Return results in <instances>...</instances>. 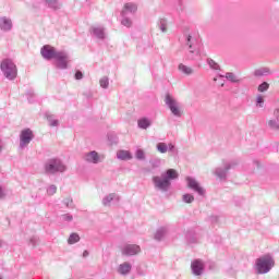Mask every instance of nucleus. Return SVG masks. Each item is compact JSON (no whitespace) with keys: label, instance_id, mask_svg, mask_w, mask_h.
Instances as JSON below:
<instances>
[{"label":"nucleus","instance_id":"nucleus-38","mask_svg":"<svg viewBox=\"0 0 279 279\" xmlns=\"http://www.w3.org/2000/svg\"><path fill=\"white\" fill-rule=\"evenodd\" d=\"M65 219H68V221H71V220H73V217L68 216Z\"/></svg>","mask_w":279,"mask_h":279},{"label":"nucleus","instance_id":"nucleus-15","mask_svg":"<svg viewBox=\"0 0 279 279\" xmlns=\"http://www.w3.org/2000/svg\"><path fill=\"white\" fill-rule=\"evenodd\" d=\"M136 10H138V7H136V4L132 2H129L124 4L122 9V14H128V12L134 13L136 12Z\"/></svg>","mask_w":279,"mask_h":279},{"label":"nucleus","instance_id":"nucleus-11","mask_svg":"<svg viewBox=\"0 0 279 279\" xmlns=\"http://www.w3.org/2000/svg\"><path fill=\"white\" fill-rule=\"evenodd\" d=\"M118 160H132L133 156L130 150L120 149L117 151Z\"/></svg>","mask_w":279,"mask_h":279},{"label":"nucleus","instance_id":"nucleus-14","mask_svg":"<svg viewBox=\"0 0 279 279\" xmlns=\"http://www.w3.org/2000/svg\"><path fill=\"white\" fill-rule=\"evenodd\" d=\"M86 160L87 162H93L94 165H97V162H100L101 159L99 157V154L93 150L86 155Z\"/></svg>","mask_w":279,"mask_h":279},{"label":"nucleus","instance_id":"nucleus-23","mask_svg":"<svg viewBox=\"0 0 279 279\" xmlns=\"http://www.w3.org/2000/svg\"><path fill=\"white\" fill-rule=\"evenodd\" d=\"M135 157H136L137 160H145V150L137 149L135 151Z\"/></svg>","mask_w":279,"mask_h":279},{"label":"nucleus","instance_id":"nucleus-16","mask_svg":"<svg viewBox=\"0 0 279 279\" xmlns=\"http://www.w3.org/2000/svg\"><path fill=\"white\" fill-rule=\"evenodd\" d=\"M132 269V265H130L129 263H123L119 266L118 271L119 274L125 275V274H130Z\"/></svg>","mask_w":279,"mask_h":279},{"label":"nucleus","instance_id":"nucleus-26","mask_svg":"<svg viewBox=\"0 0 279 279\" xmlns=\"http://www.w3.org/2000/svg\"><path fill=\"white\" fill-rule=\"evenodd\" d=\"M226 77L229 80V82H233V83L239 82V78L236 77V75H234V73H227Z\"/></svg>","mask_w":279,"mask_h":279},{"label":"nucleus","instance_id":"nucleus-45","mask_svg":"<svg viewBox=\"0 0 279 279\" xmlns=\"http://www.w3.org/2000/svg\"><path fill=\"white\" fill-rule=\"evenodd\" d=\"M0 279H3V278H0Z\"/></svg>","mask_w":279,"mask_h":279},{"label":"nucleus","instance_id":"nucleus-8","mask_svg":"<svg viewBox=\"0 0 279 279\" xmlns=\"http://www.w3.org/2000/svg\"><path fill=\"white\" fill-rule=\"evenodd\" d=\"M153 181L155 183V186L157 189H160L161 191H167L169 186H171V182H169V179H160L158 177H154Z\"/></svg>","mask_w":279,"mask_h":279},{"label":"nucleus","instance_id":"nucleus-32","mask_svg":"<svg viewBox=\"0 0 279 279\" xmlns=\"http://www.w3.org/2000/svg\"><path fill=\"white\" fill-rule=\"evenodd\" d=\"M257 104H259V106H263L260 104H264L265 102V99L263 98V96H258L257 99H256Z\"/></svg>","mask_w":279,"mask_h":279},{"label":"nucleus","instance_id":"nucleus-17","mask_svg":"<svg viewBox=\"0 0 279 279\" xmlns=\"http://www.w3.org/2000/svg\"><path fill=\"white\" fill-rule=\"evenodd\" d=\"M179 71H181V73H184V75L193 74V69L182 63L179 64Z\"/></svg>","mask_w":279,"mask_h":279},{"label":"nucleus","instance_id":"nucleus-2","mask_svg":"<svg viewBox=\"0 0 279 279\" xmlns=\"http://www.w3.org/2000/svg\"><path fill=\"white\" fill-rule=\"evenodd\" d=\"M0 69L7 80H15L16 75H19L16 64L10 59L2 60Z\"/></svg>","mask_w":279,"mask_h":279},{"label":"nucleus","instance_id":"nucleus-7","mask_svg":"<svg viewBox=\"0 0 279 279\" xmlns=\"http://www.w3.org/2000/svg\"><path fill=\"white\" fill-rule=\"evenodd\" d=\"M122 254L124 256H136V254H141V246L136 244H129L123 247Z\"/></svg>","mask_w":279,"mask_h":279},{"label":"nucleus","instance_id":"nucleus-27","mask_svg":"<svg viewBox=\"0 0 279 279\" xmlns=\"http://www.w3.org/2000/svg\"><path fill=\"white\" fill-rule=\"evenodd\" d=\"M268 89H269V84L267 82H264L258 86L259 93H265V90H268Z\"/></svg>","mask_w":279,"mask_h":279},{"label":"nucleus","instance_id":"nucleus-3","mask_svg":"<svg viewBox=\"0 0 279 279\" xmlns=\"http://www.w3.org/2000/svg\"><path fill=\"white\" fill-rule=\"evenodd\" d=\"M275 262L271 256L266 255L256 260V270L257 274H268V271H271V267H274Z\"/></svg>","mask_w":279,"mask_h":279},{"label":"nucleus","instance_id":"nucleus-20","mask_svg":"<svg viewBox=\"0 0 279 279\" xmlns=\"http://www.w3.org/2000/svg\"><path fill=\"white\" fill-rule=\"evenodd\" d=\"M157 149L160 151V154H167L169 147L165 143H159L157 144Z\"/></svg>","mask_w":279,"mask_h":279},{"label":"nucleus","instance_id":"nucleus-41","mask_svg":"<svg viewBox=\"0 0 279 279\" xmlns=\"http://www.w3.org/2000/svg\"><path fill=\"white\" fill-rule=\"evenodd\" d=\"M256 75H263V73H259L258 71L256 72Z\"/></svg>","mask_w":279,"mask_h":279},{"label":"nucleus","instance_id":"nucleus-40","mask_svg":"<svg viewBox=\"0 0 279 279\" xmlns=\"http://www.w3.org/2000/svg\"><path fill=\"white\" fill-rule=\"evenodd\" d=\"M107 199L110 202L112 199V196L107 197Z\"/></svg>","mask_w":279,"mask_h":279},{"label":"nucleus","instance_id":"nucleus-24","mask_svg":"<svg viewBox=\"0 0 279 279\" xmlns=\"http://www.w3.org/2000/svg\"><path fill=\"white\" fill-rule=\"evenodd\" d=\"M210 69H214V71H219V63L215 62L213 59L207 60Z\"/></svg>","mask_w":279,"mask_h":279},{"label":"nucleus","instance_id":"nucleus-39","mask_svg":"<svg viewBox=\"0 0 279 279\" xmlns=\"http://www.w3.org/2000/svg\"><path fill=\"white\" fill-rule=\"evenodd\" d=\"M83 256H88V251H84Z\"/></svg>","mask_w":279,"mask_h":279},{"label":"nucleus","instance_id":"nucleus-4","mask_svg":"<svg viewBox=\"0 0 279 279\" xmlns=\"http://www.w3.org/2000/svg\"><path fill=\"white\" fill-rule=\"evenodd\" d=\"M58 171L62 173L63 171H66V167L62 165V161L59 159H51L46 165V173H58Z\"/></svg>","mask_w":279,"mask_h":279},{"label":"nucleus","instance_id":"nucleus-19","mask_svg":"<svg viewBox=\"0 0 279 279\" xmlns=\"http://www.w3.org/2000/svg\"><path fill=\"white\" fill-rule=\"evenodd\" d=\"M167 175H168V180H177L178 171H175L174 169H168Z\"/></svg>","mask_w":279,"mask_h":279},{"label":"nucleus","instance_id":"nucleus-29","mask_svg":"<svg viewBox=\"0 0 279 279\" xmlns=\"http://www.w3.org/2000/svg\"><path fill=\"white\" fill-rule=\"evenodd\" d=\"M122 25H124V27H132V20L125 17L122 20Z\"/></svg>","mask_w":279,"mask_h":279},{"label":"nucleus","instance_id":"nucleus-25","mask_svg":"<svg viewBox=\"0 0 279 279\" xmlns=\"http://www.w3.org/2000/svg\"><path fill=\"white\" fill-rule=\"evenodd\" d=\"M56 193H58V187L56 185H50L48 189H47V194L48 195H56Z\"/></svg>","mask_w":279,"mask_h":279},{"label":"nucleus","instance_id":"nucleus-28","mask_svg":"<svg viewBox=\"0 0 279 279\" xmlns=\"http://www.w3.org/2000/svg\"><path fill=\"white\" fill-rule=\"evenodd\" d=\"M93 33L97 38H104V29L102 28H94Z\"/></svg>","mask_w":279,"mask_h":279},{"label":"nucleus","instance_id":"nucleus-5","mask_svg":"<svg viewBox=\"0 0 279 279\" xmlns=\"http://www.w3.org/2000/svg\"><path fill=\"white\" fill-rule=\"evenodd\" d=\"M166 104L174 117H182V110L180 109L178 101H175L171 95H166Z\"/></svg>","mask_w":279,"mask_h":279},{"label":"nucleus","instance_id":"nucleus-42","mask_svg":"<svg viewBox=\"0 0 279 279\" xmlns=\"http://www.w3.org/2000/svg\"><path fill=\"white\" fill-rule=\"evenodd\" d=\"M169 147H170V149H173V145L170 144Z\"/></svg>","mask_w":279,"mask_h":279},{"label":"nucleus","instance_id":"nucleus-1","mask_svg":"<svg viewBox=\"0 0 279 279\" xmlns=\"http://www.w3.org/2000/svg\"><path fill=\"white\" fill-rule=\"evenodd\" d=\"M40 53L46 60H52L54 58L59 69H66L69 66V57L62 51H56V48L50 45L44 46Z\"/></svg>","mask_w":279,"mask_h":279},{"label":"nucleus","instance_id":"nucleus-12","mask_svg":"<svg viewBox=\"0 0 279 279\" xmlns=\"http://www.w3.org/2000/svg\"><path fill=\"white\" fill-rule=\"evenodd\" d=\"M0 27L4 32H10V29H12V20L8 17H0Z\"/></svg>","mask_w":279,"mask_h":279},{"label":"nucleus","instance_id":"nucleus-43","mask_svg":"<svg viewBox=\"0 0 279 279\" xmlns=\"http://www.w3.org/2000/svg\"><path fill=\"white\" fill-rule=\"evenodd\" d=\"M155 238H156V239H160V238L158 236V233L155 235Z\"/></svg>","mask_w":279,"mask_h":279},{"label":"nucleus","instance_id":"nucleus-22","mask_svg":"<svg viewBox=\"0 0 279 279\" xmlns=\"http://www.w3.org/2000/svg\"><path fill=\"white\" fill-rule=\"evenodd\" d=\"M183 202H185V204H193V202H195V197L191 194H185L183 195Z\"/></svg>","mask_w":279,"mask_h":279},{"label":"nucleus","instance_id":"nucleus-13","mask_svg":"<svg viewBox=\"0 0 279 279\" xmlns=\"http://www.w3.org/2000/svg\"><path fill=\"white\" fill-rule=\"evenodd\" d=\"M274 117L275 120L268 121V125L271 128V130H279V109L274 111Z\"/></svg>","mask_w":279,"mask_h":279},{"label":"nucleus","instance_id":"nucleus-34","mask_svg":"<svg viewBox=\"0 0 279 279\" xmlns=\"http://www.w3.org/2000/svg\"><path fill=\"white\" fill-rule=\"evenodd\" d=\"M161 32H167V25L161 24Z\"/></svg>","mask_w":279,"mask_h":279},{"label":"nucleus","instance_id":"nucleus-31","mask_svg":"<svg viewBox=\"0 0 279 279\" xmlns=\"http://www.w3.org/2000/svg\"><path fill=\"white\" fill-rule=\"evenodd\" d=\"M82 77H84V74H82V72L77 71L75 73V80H82Z\"/></svg>","mask_w":279,"mask_h":279},{"label":"nucleus","instance_id":"nucleus-33","mask_svg":"<svg viewBox=\"0 0 279 279\" xmlns=\"http://www.w3.org/2000/svg\"><path fill=\"white\" fill-rule=\"evenodd\" d=\"M50 125H51L52 128L56 126V125H58V120L51 121V122H50Z\"/></svg>","mask_w":279,"mask_h":279},{"label":"nucleus","instance_id":"nucleus-6","mask_svg":"<svg viewBox=\"0 0 279 279\" xmlns=\"http://www.w3.org/2000/svg\"><path fill=\"white\" fill-rule=\"evenodd\" d=\"M32 138H34V133L32 132V130H23L20 135L21 147H26V145H29V143H32Z\"/></svg>","mask_w":279,"mask_h":279},{"label":"nucleus","instance_id":"nucleus-10","mask_svg":"<svg viewBox=\"0 0 279 279\" xmlns=\"http://www.w3.org/2000/svg\"><path fill=\"white\" fill-rule=\"evenodd\" d=\"M191 267H192V271L195 274V276H201L202 271L204 270V264L199 259L194 260L192 263Z\"/></svg>","mask_w":279,"mask_h":279},{"label":"nucleus","instance_id":"nucleus-35","mask_svg":"<svg viewBox=\"0 0 279 279\" xmlns=\"http://www.w3.org/2000/svg\"><path fill=\"white\" fill-rule=\"evenodd\" d=\"M187 45H190V48L193 47V46L191 45V35L187 36Z\"/></svg>","mask_w":279,"mask_h":279},{"label":"nucleus","instance_id":"nucleus-18","mask_svg":"<svg viewBox=\"0 0 279 279\" xmlns=\"http://www.w3.org/2000/svg\"><path fill=\"white\" fill-rule=\"evenodd\" d=\"M78 241H80V235L77 233H72L70 235V238L68 239L69 245H73L75 243H78Z\"/></svg>","mask_w":279,"mask_h":279},{"label":"nucleus","instance_id":"nucleus-36","mask_svg":"<svg viewBox=\"0 0 279 279\" xmlns=\"http://www.w3.org/2000/svg\"><path fill=\"white\" fill-rule=\"evenodd\" d=\"M3 190L0 187V197H4Z\"/></svg>","mask_w":279,"mask_h":279},{"label":"nucleus","instance_id":"nucleus-44","mask_svg":"<svg viewBox=\"0 0 279 279\" xmlns=\"http://www.w3.org/2000/svg\"><path fill=\"white\" fill-rule=\"evenodd\" d=\"M220 86H223V83H220Z\"/></svg>","mask_w":279,"mask_h":279},{"label":"nucleus","instance_id":"nucleus-30","mask_svg":"<svg viewBox=\"0 0 279 279\" xmlns=\"http://www.w3.org/2000/svg\"><path fill=\"white\" fill-rule=\"evenodd\" d=\"M108 84H109L108 77H104V78L100 80V86L102 88H108Z\"/></svg>","mask_w":279,"mask_h":279},{"label":"nucleus","instance_id":"nucleus-21","mask_svg":"<svg viewBox=\"0 0 279 279\" xmlns=\"http://www.w3.org/2000/svg\"><path fill=\"white\" fill-rule=\"evenodd\" d=\"M138 126L142 128L143 130H147V128H149V120L147 119L140 120Z\"/></svg>","mask_w":279,"mask_h":279},{"label":"nucleus","instance_id":"nucleus-37","mask_svg":"<svg viewBox=\"0 0 279 279\" xmlns=\"http://www.w3.org/2000/svg\"><path fill=\"white\" fill-rule=\"evenodd\" d=\"M66 204H68V205H69V204H73V199L68 198V199H66Z\"/></svg>","mask_w":279,"mask_h":279},{"label":"nucleus","instance_id":"nucleus-9","mask_svg":"<svg viewBox=\"0 0 279 279\" xmlns=\"http://www.w3.org/2000/svg\"><path fill=\"white\" fill-rule=\"evenodd\" d=\"M187 186L189 189H193V191H196L199 195H204V189L199 186V183L195 181V179H191L190 177L186 178Z\"/></svg>","mask_w":279,"mask_h":279}]
</instances>
